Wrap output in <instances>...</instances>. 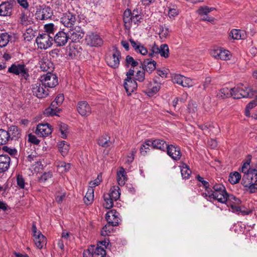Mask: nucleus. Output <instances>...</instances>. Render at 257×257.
<instances>
[{"mask_svg":"<svg viewBox=\"0 0 257 257\" xmlns=\"http://www.w3.org/2000/svg\"><path fill=\"white\" fill-rule=\"evenodd\" d=\"M202 196L207 200H217L222 203H226L228 199L234 200L236 204H239L240 202L233 195H229L225 187L221 184L216 183L212 187H209L206 192L202 193Z\"/></svg>","mask_w":257,"mask_h":257,"instance_id":"f257e3e1","label":"nucleus"},{"mask_svg":"<svg viewBox=\"0 0 257 257\" xmlns=\"http://www.w3.org/2000/svg\"><path fill=\"white\" fill-rule=\"evenodd\" d=\"M64 100V96L63 94H58L52 102L50 106L45 110L44 114L47 116L57 115L58 113L61 111L59 107L62 104Z\"/></svg>","mask_w":257,"mask_h":257,"instance_id":"f03ea898","label":"nucleus"},{"mask_svg":"<svg viewBox=\"0 0 257 257\" xmlns=\"http://www.w3.org/2000/svg\"><path fill=\"white\" fill-rule=\"evenodd\" d=\"M8 72L16 75H20L26 80L29 79V69L23 63L13 64L9 68Z\"/></svg>","mask_w":257,"mask_h":257,"instance_id":"7ed1b4c3","label":"nucleus"},{"mask_svg":"<svg viewBox=\"0 0 257 257\" xmlns=\"http://www.w3.org/2000/svg\"><path fill=\"white\" fill-rule=\"evenodd\" d=\"M121 54L116 47H114L111 53L105 56L107 64L112 68L116 69L119 67Z\"/></svg>","mask_w":257,"mask_h":257,"instance_id":"20e7f679","label":"nucleus"},{"mask_svg":"<svg viewBox=\"0 0 257 257\" xmlns=\"http://www.w3.org/2000/svg\"><path fill=\"white\" fill-rule=\"evenodd\" d=\"M53 41V36L45 33L40 34L36 39L38 47L41 49H47L50 47Z\"/></svg>","mask_w":257,"mask_h":257,"instance_id":"39448f33","label":"nucleus"},{"mask_svg":"<svg viewBox=\"0 0 257 257\" xmlns=\"http://www.w3.org/2000/svg\"><path fill=\"white\" fill-rule=\"evenodd\" d=\"M31 89L33 95L39 98H45L49 94L48 89L47 88V87L40 81L32 84Z\"/></svg>","mask_w":257,"mask_h":257,"instance_id":"423d86ee","label":"nucleus"},{"mask_svg":"<svg viewBox=\"0 0 257 257\" xmlns=\"http://www.w3.org/2000/svg\"><path fill=\"white\" fill-rule=\"evenodd\" d=\"M160 54L161 57L167 58L169 56V49L168 46L166 44H162L160 47L154 44L151 48V52L149 53V56L152 57L156 55Z\"/></svg>","mask_w":257,"mask_h":257,"instance_id":"0eeeda50","label":"nucleus"},{"mask_svg":"<svg viewBox=\"0 0 257 257\" xmlns=\"http://www.w3.org/2000/svg\"><path fill=\"white\" fill-rule=\"evenodd\" d=\"M40 81L49 88H53L58 84L57 77L51 72L42 75L40 78Z\"/></svg>","mask_w":257,"mask_h":257,"instance_id":"6e6552de","label":"nucleus"},{"mask_svg":"<svg viewBox=\"0 0 257 257\" xmlns=\"http://www.w3.org/2000/svg\"><path fill=\"white\" fill-rule=\"evenodd\" d=\"M16 4L15 0L3 2L0 5V16H10L12 15L14 6Z\"/></svg>","mask_w":257,"mask_h":257,"instance_id":"1a4fd4ad","label":"nucleus"},{"mask_svg":"<svg viewBox=\"0 0 257 257\" xmlns=\"http://www.w3.org/2000/svg\"><path fill=\"white\" fill-rule=\"evenodd\" d=\"M257 183V171L252 169L250 172L244 174L242 176L241 184L247 187L250 184Z\"/></svg>","mask_w":257,"mask_h":257,"instance_id":"9d476101","label":"nucleus"},{"mask_svg":"<svg viewBox=\"0 0 257 257\" xmlns=\"http://www.w3.org/2000/svg\"><path fill=\"white\" fill-rule=\"evenodd\" d=\"M76 21V15L67 12L64 13L60 19L61 23L66 27H72Z\"/></svg>","mask_w":257,"mask_h":257,"instance_id":"9b49d317","label":"nucleus"},{"mask_svg":"<svg viewBox=\"0 0 257 257\" xmlns=\"http://www.w3.org/2000/svg\"><path fill=\"white\" fill-rule=\"evenodd\" d=\"M85 42L91 47H99L101 46L103 41L98 35L92 33L86 36Z\"/></svg>","mask_w":257,"mask_h":257,"instance_id":"f8f14e48","label":"nucleus"},{"mask_svg":"<svg viewBox=\"0 0 257 257\" xmlns=\"http://www.w3.org/2000/svg\"><path fill=\"white\" fill-rule=\"evenodd\" d=\"M52 132L51 125L48 123H40L37 125L35 134L40 137H45L48 136Z\"/></svg>","mask_w":257,"mask_h":257,"instance_id":"ddd939ff","label":"nucleus"},{"mask_svg":"<svg viewBox=\"0 0 257 257\" xmlns=\"http://www.w3.org/2000/svg\"><path fill=\"white\" fill-rule=\"evenodd\" d=\"M69 35L63 31L57 32L53 38V41L58 47L65 46L69 40Z\"/></svg>","mask_w":257,"mask_h":257,"instance_id":"4468645a","label":"nucleus"},{"mask_svg":"<svg viewBox=\"0 0 257 257\" xmlns=\"http://www.w3.org/2000/svg\"><path fill=\"white\" fill-rule=\"evenodd\" d=\"M69 40L72 42H79L84 37V32L83 30L79 27H76L74 29L69 32Z\"/></svg>","mask_w":257,"mask_h":257,"instance_id":"2eb2a0df","label":"nucleus"},{"mask_svg":"<svg viewBox=\"0 0 257 257\" xmlns=\"http://www.w3.org/2000/svg\"><path fill=\"white\" fill-rule=\"evenodd\" d=\"M77 110L82 116H87L91 113V107L86 101H81L77 103Z\"/></svg>","mask_w":257,"mask_h":257,"instance_id":"dca6fc26","label":"nucleus"},{"mask_svg":"<svg viewBox=\"0 0 257 257\" xmlns=\"http://www.w3.org/2000/svg\"><path fill=\"white\" fill-rule=\"evenodd\" d=\"M214 10H215L214 8H209L208 7H200L197 11V13L202 17L201 20L213 24L214 22L215 18L208 16L207 14Z\"/></svg>","mask_w":257,"mask_h":257,"instance_id":"f3484780","label":"nucleus"},{"mask_svg":"<svg viewBox=\"0 0 257 257\" xmlns=\"http://www.w3.org/2000/svg\"><path fill=\"white\" fill-rule=\"evenodd\" d=\"M167 154L174 160L180 159L182 154L180 148L173 145H168L166 148Z\"/></svg>","mask_w":257,"mask_h":257,"instance_id":"a211bd4d","label":"nucleus"},{"mask_svg":"<svg viewBox=\"0 0 257 257\" xmlns=\"http://www.w3.org/2000/svg\"><path fill=\"white\" fill-rule=\"evenodd\" d=\"M53 15V11L49 7H45L37 11L36 16L37 20H48L51 18Z\"/></svg>","mask_w":257,"mask_h":257,"instance_id":"6ab92c4d","label":"nucleus"},{"mask_svg":"<svg viewBox=\"0 0 257 257\" xmlns=\"http://www.w3.org/2000/svg\"><path fill=\"white\" fill-rule=\"evenodd\" d=\"M119 213L115 210H111L107 212L105 215L106 220L108 224L113 226H117L119 224Z\"/></svg>","mask_w":257,"mask_h":257,"instance_id":"aec40b11","label":"nucleus"},{"mask_svg":"<svg viewBox=\"0 0 257 257\" xmlns=\"http://www.w3.org/2000/svg\"><path fill=\"white\" fill-rule=\"evenodd\" d=\"M7 131L9 136V139L10 141H18L21 136V130L16 125H11L9 127Z\"/></svg>","mask_w":257,"mask_h":257,"instance_id":"412c9836","label":"nucleus"},{"mask_svg":"<svg viewBox=\"0 0 257 257\" xmlns=\"http://www.w3.org/2000/svg\"><path fill=\"white\" fill-rule=\"evenodd\" d=\"M147 143V145L152 146L153 149H159L163 151H165L168 146L164 140L161 139L148 140Z\"/></svg>","mask_w":257,"mask_h":257,"instance_id":"4be33fe9","label":"nucleus"},{"mask_svg":"<svg viewBox=\"0 0 257 257\" xmlns=\"http://www.w3.org/2000/svg\"><path fill=\"white\" fill-rule=\"evenodd\" d=\"M11 162V160L9 155H0V173H4L9 170Z\"/></svg>","mask_w":257,"mask_h":257,"instance_id":"5701e85b","label":"nucleus"},{"mask_svg":"<svg viewBox=\"0 0 257 257\" xmlns=\"http://www.w3.org/2000/svg\"><path fill=\"white\" fill-rule=\"evenodd\" d=\"M123 86L126 93L130 95L132 92L137 89L138 85L135 80L132 78H125L124 81Z\"/></svg>","mask_w":257,"mask_h":257,"instance_id":"b1692460","label":"nucleus"},{"mask_svg":"<svg viewBox=\"0 0 257 257\" xmlns=\"http://www.w3.org/2000/svg\"><path fill=\"white\" fill-rule=\"evenodd\" d=\"M239 90V96H241V98H252L254 95V92L250 88L244 86L242 84H240L238 85Z\"/></svg>","mask_w":257,"mask_h":257,"instance_id":"393cba45","label":"nucleus"},{"mask_svg":"<svg viewBox=\"0 0 257 257\" xmlns=\"http://www.w3.org/2000/svg\"><path fill=\"white\" fill-rule=\"evenodd\" d=\"M130 42L132 46L134 49L135 51L138 53H140L142 55H146L148 53V50L140 42L135 41L132 39H130Z\"/></svg>","mask_w":257,"mask_h":257,"instance_id":"a878e982","label":"nucleus"},{"mask_svg":"<svg viewBox=\"0 0 257 257\" xmlns=\"http://www.w3.org/2000/svg\"><path fill=\"white\" fill-rule=\"evenodd\" d=\"M156 62L154 60L149 59L145 60L142 64L144 70L149 73H151L156 69Z\"/></svg>","mask_w":257,"mask_h":257,"instance_id":"bb28decb","label":"nucleus"},{"mask_svg":"<svg viewBox=\"0 0 257 257\" xmlns=\"http://www.w3.org/2000/svg\"><path fill=\"white\" fill-rule=\"evenodd\" d=\"M132 19V23H134L135 24L138 25L141 22L143 19V15L142 10L140 8H136L133 10Z\"/></svg>","mask_w":257,"mask_h":257,"instance_id":"cd10ccee","label":"nucleus"},{"mask_svg":"<svg viewBox=\"0 0 257 257\" xmlns=\"http://www.w3.org/2000/svg\"><path fill=\"white\" fill-rule=\"evenodd\" d=\"M91 257H105L106 251L104 248L100 246L92 245Z\"/></svg>","mask_w":257,"mask_h":257,"instance_id":"c85d7f7f","label":"nucleus"},{"mask_svg":"<svg viewBox=\"0 0 257 257\" xmlns=\"http://www.w3.org/2000/svg\"><path fill=\"white\" fill-rule=\"evenodd\" d=\"M40 69L43 71H47V73L51 72L54 69L53 64L49 60H45L41 61Z\"/></svg>","mask_w":257,"mask_h":257,"instance_id":"c756f323","label":"nucleus"},{"mask_svg":"<svg viewBox=\"0 0 257 257\" xmlns=\"http://www.w3.org/2000/svg\"><path fill=\"white\" fill-rule=\"evenodd\" d=\"M94 199V189L88 188L87 191L83 198L85 204L88 205L92 204Z\"/></svg>","mask_w":257,"mask_h":257,"instance_id":"7c9ffc66","label":"nucleus"},{"mask_svg":"<svg viewBox=\"0 0 257 257\" xmlns=\"http://www.w3.org/2000/svg\"><path fill=\"white\" fill-rule=\"evenodd\" d=\"M109 193L106 194L109 195L110 197L114 201H116L119 198L120 192V188L118 186H112L109 191Z\"/></svg>","mask_w":257,"mask_h":257,"instance_id":"2f4dec72","label":"nucleus"},{"mask_svg":"<svg viewBox=\"0 0 257 257\" xmlns=\"http://www.w3.org/2000/svg\"><path fill=\"white\" fill-rule=\"evenodd\" d=\"M58 148L59 152L63 157L67 154L69 150V146L64 141H60L58 143Z\"/></svg>","mask_w":257,"mask_h":257,"instance_id":"473e14b6","label":"nucleus"},{"mask_svg":"<svg viewBox=\"0 0 257 257\" xmlns=\"http://www.w3.org/2000/svg\"><path fill=\"white\" fill-rule=\"evenodd\" d=\"M12 37L8 33H0V47H4L7 45Z\"/></svg>","mask_w":257,"mask_h":257,"instance_id":"72a5a7b5","label":"nucleus"},{"mask_svg":"<svg viewBox=\"0 0 257 257\" xmlns=\"http://www.w3.org/2000/svg\"><path fill=\"white\" fill-rule=\"evenodd\" d=\"M34 241L36 246L39 249H41L46 244V238L43 234L36 237V238H34Z\"/></svg>","mask_w":257,"mask_h":257,"instance_id":"f704fd0d","label":"nucleus"},{"mask_svg":"<svg viewBox=\"0 0 257 257\" xmlns=\"http://www.w3.org/2000/svg\"><path fill=\"white\" fill-rule=\"evenodd\" d=\"M181 173L183 179H188L191 176L192 171L186 164H183L181 166Z\"/></svg>","mask_w":257,"mask_h":257,"instance_id":"c9c22d12","label":"nucleus"},{"mask_svg":"<svg viewBox=\"0 0 257 257\" xmlns=\"http://www.w3.org/2000/svg\"><path fill=\"white\" fill-rule=\"evenodd\" d=\"M195 178L198 182L197 185L199 186H202L203 188L205 189L204 192H206L207 190H208L210 187L209 183L208 181L205 180L204 178L200 176L199 174L197 175Z\"/></svg>","mask_w":257,"mask_h":257,"instance_id":"e433bc0d","label":"nucleus"},{"mask_svg":"<svg viewBox=\"0 0 257 257\" xmlns=\"http://www.w3.org/2000/svg\"><path fill=\"white\" fill-rule=\"evenodd\" d=\"M110 138L105 136L100 137L98 140V144L104 148H107L110 146L111 143L109 140Z\"/></svg>","mask_w":257,"mask_h":257,"instance_id":"4c0bfd02","label":"nucleus"},{"mask_svg":"<svg viewBox=\"0 0 257 257\" xmlns=\"http://www.w3.org/2000/svg\"><path fill=\"white\" fill-rule=\"evenodd\" d=\"M9 136L8 134L7 131L0 129V146L5 145L8 144L10 140L9 139Z\"/></svg>","mask_w":257,"mask_h":257,"instance_id":"58836bf2","label":"nucleus"},{"mask_svg":"<svg viewBox=\"0 0 257 257\" xmlns=\"http://www.w3.org/2000/svg\"><path fill=\"white\" fill-rule=\"evenodd\" d=\"M241 175L237 172L231 173L229 176V181L232 184H235L239 182L241 179Z\"/></svg>","mask_w":257,"mask_h":257,"instance_id":"ea45409f","label":"nucleus"},{"mask_svg":"<svg viewBox=\"0 0 257 257\" xmlns=\"http://www.w3.org/2000/svg\"><path fill=\"white\" fill-rule=\"evenodd\" d=\"M58 126L61 133V137L63 139H66L68 134V125L64 123L60 122L59 123Z\"/></svg>","mask_w":257,"mask_h":257,"instance_id":"a19ab883","label":"nucleus"},{"mask_svg":"<svg viewBox=\"0 0 257 257\" xmlns=\"http://www.w3.org/2000/svg\"><path fill=\"white\" fill-rule=\"evenodd\" d=\"M104 202L103 203V206L106 209H110L113 205V199H112L109 196L106 194L103 195Z\"/></svg>","mask_w":257,"mask_h":257,"instance_id":"79ce46f5","label":"nucleus"},{"mask_svg":"<svg viewBox=\"0 0 257 257\" xmlns=\"http://www.w3.org/2000/svg\"><path fill=\"white\" fill-rule=\"evenodd\" d=\"M125 66L128 67L131 66L132 67H135L139 65L138 62L136 61L134 58L130 55H127L125 58Z\"/></svg>","mask_w":257,"mask_h":257,"instance_id":"37998d69","label":"nucleus"},{"mask_svg":"<svg viewBox=\"0 0 257 257\" xmlns=\"http://www.w3.org/2000/svg\"><path fill=\"white\" fill-rule=\"evenodd\" d=\"M219 55L218 59H221L222 60H228L230 59V52L228 50L223 49L222 48H220Z\"/></svg>","mask_w":257,"mask_h":257,"instance_id":"c03bdc74","label":"nucleus"},{"mask_svg":"<svg viewBox=\"0 0 257 257\" xmlns=\"http://www.w3.org/2000/svg\"><path fill=\"white\" fill-rule=\"evenodd\" d=\"M222 99L231 96V89H229L227 87L221 89L218 95Z\"/></svg>","mask_w":257,"mask_h":257,"instance_id":"a18cd8bd","label":"nucleus"},{"mask_svg":"<svg viewBox=\"0 0 257 257\" xmlns=\"http://www.w3.org/2000/svg\"><path fill=\"white\" fill-rule=\"evenodd\" d=\"M113 225L110 224L105 225L101 231V234L102 236H106L109 235L110 233L113 231Z\"/></svg>","mask_w":257,"mask_h":257,"instance_id":"49530a36","label":"nucleus"},{"mask_svg":"<svg viewBox=\"0 0 257 257\" xmlns=\"http://www.w3.org/2000/svg\"><path fill=\"white\" fill-rule=\"evenodd\" d=\"M132 12L130 9H127L124 12L123 21L125 24H128L130 25L132 24Z\"/></svg>","mask_w":257,"mask_h":257,"instance_id":"de8ad7c7","label":"nucleus"},{"mask_svg":"<svg viewBox=\"0 0 257 257\" xmlns=\"http://www.w3.org/2000/svg\"><path fill=\"white\" fill-rule=\"evenodd\" d=\"M169 28L165 27V26H160L159 35L162 39L166 38L169 35Z\"/></svg>","mask_w":257,"mask_h":257,"instance_id":"09e8293b","label":"nucleus"},{"mask_svg":"<svg viewBox=\"0 0 257 257\" xmlns=\"http://www.w3.org/2000/svg\"><path fill=\"white\" fill-rule=\"evenodd\" d=\"M102 181V174L101 173H99L97 175V177L96 179H95L94 181H90L89 182V188H92L93 189L94 187L98 186L100 184V183Z\"/></svg>","mask_w":257,"mask_h":257,"instance_id":"8fccbe9b","label":"nucleus"},{"mask_svg":"<svg viewBox=\"0 0 257 257\" xmlns=\"http://www.w3.org/2000/svg\"><path fill=\"white\" fill-rule=\"evenodd\" d=\"M45 29L47 34L54 35L55 31L56 30V28L53 24L50 23L45 25Z\"/></svg>","mask_w":257,"mask_h":257,"instance_id":"3c124183","label":"nucleus"},{"mask_svg":"<svg viewBox=\"0 0 257 257\" xmlns=\"http://www.w3.org/2000/svg\"><path fill=\"white\" fill-rule=\"evenodd\" d=\"M52 177V173L51 172H45L39 178L40 182H45L48 179Z\"/></svg>","mask_w":257,"mask_h":257,"instance_id":"603ef678","label":"nucleus"},{"mask_svg":"<svg viewBox=\"0 0 257 257\" xmlns=\"http://www.w3.org/2000/svg\"><path fill=\"white\" fill-rule=\"evenodd\" d=\"M2 150L12 156H15L17 155V150L15 148H11L7 146H4L3 147Z\"/></svg>","mask_w":257,"mask_h":257,"instance_id":"864d4df0","label":"nucleus"},{"mask_svg":"<svg viewBox=\"0 0 257 257\" xmlns=\"http://www.w3.org/2000/svg\"><path fill=\"white\" fill-rule=\"evenodd\" d=\"M182 77L183 75L175 74L172 76V80L173 83L178 84H182Z\"/></svg>","mask_w":257,"mask_h":257,"instance_id":"5fc2aeb1","label":"nucleus"},{"mask_svg":"<svg viewBox=\"0 0 257 257\" xmlns=\"http://www.w3.org/2000/svg\"><path fill=\"white\" fill-rule=\"evenodd\" d=\"M147 141H146L145 143L141 145L140 148V153L143 156L146 155L147 152L150 151L149 147H152V146H149L147 145Z\"/></svg>","mask_w":257,"mask_h":257,"instance_id":"6e6d98bb","label":"nucleus"},{"mask_svg":"<svg viewBox=\"0 0 257 257\" xmlns=\"http://www.w3.org/2000/svg\"><path fill=\"white\" fill-rule=\"evenodd\" d=\"M17 183L18 186L20 189H24L25 187V180L22 175H18L17 177Z\"/></svg>","mask_w":257,"mask_h":257,"instance_id":"4d7b16f0","label":"nucleus"},{"mask_svg":"<svg viewBox=\"0 0 257 257\" xmlns=\"http://www.w3.org/2000/svg\"><path fill=\"white\" fill-rule=\"evenodd\" d=\"M192 80L189 78L186 77L184 76L182 77V84H181L183 87H191L192 86Z\"/></svg>","mask_w":257,"mask_h":257,"instance_id":"13d9d810","label":"nucleus"},{"mask_svg":"<svg viewBox=\"0 0 257 257\" xmlns=\"http://www.w3.org/2000/svg\"><path fill=\"white\" fill-rule=\"evenodd\" d=\"M20 23L23 25H28L29 23L28 17L27 15L24 13L22 12L20 17Z\"/></svg>","mask_w":257,"mask_h":257,"instance_id":"bf43d9fd","label":"nucleus"},{"mask_svg":"<svg viewBox=\"0 0 257 257\" xmlns=\"http://www.w3.org/2000/svg\"><path fill=\"white\" fill-rule=\"evenodd\" d=\"M231 208L234 209V210L237 212L240 213L242 215H245L249 214L251 211H246L244 210H242L241 207L239 206H235L231 205Z\"/></svg>","mask_w":257,"mask_h":257,"instance_id":"052dcab7","label":"nucleus"},{"mask_svg":"<svg viewBox=\"0 0 257 257\" xmlns=\"http://www.w3.org/2000/svg\"><path fill=\"white\" fill-rule=\"evenodd\" d=\"M238 89H239L238 85L236 87L231 88V96H232L234 99L241 98V96H239V90Z\"/></svg>","mask_w":257,"mask_h":257,"instance_id":"680f3d73","label":"nucleus"},{"mask_svg":"<svg viewBox=\"0 0 257 257\" xmlns=\"http://www.w3.org/2000/svg\"><path fill=\"white\" fill-rule=\"evenodd\" d=\"M145 73L144 71H138L136 75V80L143 82L145 80Z\"/></svg>","mask_w":257,"mask_h":257,"instance_id":"e2e57ef3","label":"nucleus"},{"mask_svg":"<svg viewBox=\"0 0 257 257\" xmlns=\"http://www.w3.org/2000/svg\"><path fill=\"white\" fill-rule=\"evenodd\" d=\"M179 14L178 10L174 8L169 9L168 11V16L171 19L174 18Z\"/></svg>","mask_w":257,"mask_h":257,"instance_id":"0e129e2a","label":"nucleus"},{"mask_svg":"<svg viewBox=\"0 0 257 257\" xmlns=\"http://www.w3.org/2000/svg\"><path fill=\"white\" fill-rule=\"evenodd\" d=\"M58 167L63 168L64 171L67 172L71 168V164L70 163H66L64 162H61L59 163Z\"/></svg>","mask_w":257,"mask_h":257,"instance_id":"69168bd1","label":"nucleus"},{"mask_svg":"<svg viewBox=\"0 0 257 257\" xmlns=\"http://www.w3.org/2000/svg\"><path fill=\"white\" fill-rule=\"evenodd\" d=\"M232 37L233 39L239 40L241 39L240 31L236 29L231 31Z\"/></svg>","mask_w":257,"mask_h":257,"instance_id":"338daca9","label":"nucleus"},{"mask_svg":"<svg viewBox=\"0 0 257 257\" xmlns=\"http://www.w3.org/2000/svg\"><path fill=\"white\" fill-rule=\"evenodd\" d=\"M246 188H247V189H248L251 193L257 192V182L254 184H250L248 186H247Z\"/></svg>","mask_w":257,"mask_h":257,"instance_id":"774afa93","label":"nucleus"}]
</instances>
